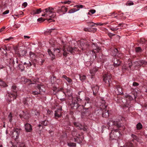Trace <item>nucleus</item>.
Masks as SVG:
<instances>
[{"instance_id": "f257e3e1", "label": "nucleus", "mask_w": 147, "mask_h": 147, "mask_svg": "<svg viewBox=\"0 0 147 147\" xmlns=\"http://www.w3.org/2000/svg\"><path fill=\"white\" fill-rule=\"evenodd\" d=\"M108 125L109 126V129H112L110 134V137L111 140L116 139L121 136V132L118 129H115L116 127H118L120 126L117 122L110 120L108 122Z\"/></svg>"}, {"instance_id": "f03ea898", "label": "nucleus", "mask_w": 147, "mask_h": 147, "mask_svg": "<svg viewBox=\"0 0 147 147\" xmlns=\"http://www.w3.org/2000/svg\"><path fill=\"white\" fill-rule=\"evenodd\" d=\"M43 11L44 14H42V16L43 17L54 18L56 16V14L53 11V9L52 8H48L44 10Z\"/></svg>"}, {"instance_id": "7ed1b4c3", "label": "nucleus", "mask_w": 147, "mask_h": 147, "mask_svg": "<svg viewBox=\"0 0 147 147\" xmlns=\"http://www.w3.org/2000/svg\"><path fill=\"white\" fill-rule=\"evenodd\" d=\"M75 100L76 101V102H73L74 100H73L72 102L71 105V107H76L77 108H78L82 105V104L81 103L82 100L80 98L78 97H76Z\"/></svg>"}, {"instance_id": "20e7f679", "label": "nucleus", "mask_w": 147, "mask_h": 147, "mask_svg": "<svg viewBox=\"0 0 147 147\" xmlns=\"http://www.w3.org/2000/svg\"><path fill=\"white\" fill-rule=\"evenodd\" d=\"M63 56L66 57L68 54L67 51L72 53L73 52L76 51V50L75 48H73L70 47H68L66 49L64 47V48L63 49Z\"/></svg>"}, {"instance_id": "39448f33", "label": "nucleus", "mask_w": 147, "mask_h": 147, "mask_svg": "<svg viewBox=\"0 0 147 147\" xmlns=\"http://www.w3.org/2000/svg\"><path fill=\"white\" fill-rule=\"evenodd\" d=\"M143 64H144L145 65L147 64V62L143 60L136 61L132 64V65L133 66L135 67V68L136 69H137V68L136 66H141Z\"/></svg>"}, {"instance_id": "423d86ee", "label": "nucleus", "mask_w": 147, "mask_h": 147, "mask_svg": "<svg viewBox=\"0 0 147 147\" xmlns=\"http://www.w3.org/2000/svg\"><path fill=\"white\" fill-rule=\"evenodd\" d=\"M13 130V131L11 134L12 136L13 137L18 139L20 133V130L17 129H14Z\"/></svg>"}, {"instance_id": "0eeeda50", "label": "nucleus", "mask_w": 147, "mask_h": 147, "mask_svg": "<svg viewBox=\"0 0 147 147\" xmlns=\"http://www.w3.org/2000/svg\"><path fill=\"white\" fill-rule=\"evenodd\" d=\"M75 8H73L69 11V13H72L79 10L80 8L83 7V5H76L74 6Z\"/></svg>"}, {"instance_id": "6e6552de", "label": "nucleus", "mask_w": 147, "mask_h": 147, "mask_svg": "<svg viewBox=\"0 0 147 147\" xmlns=\"http://www.w3.org/2000/svg\"><path fill=\"white\" fill-rule=\"evenodd\" d=\"M92 47L93 48V50L92 51V54L94 53H98L99 52V51L100 50V48L98 47L96 44L93 43L92 45Z\"/></svg>"}, {"instance_id": "1a4fd4ad", "label": "nucleus", "mask_w": 147, "mask_h": 147, "mask_svg": "<svg viewBox=\"0 0 147 147\" xmlns=\"http://www.w3.org/2000/svg\"><path fill=\"white\" fill-rule=\"evenodd\" d=\"M74 125L76 126L78 129H83L84 131H86L87 129L83 127L81 124L78 123L74 122Z\"/></svg>"}, {"instance_id": "9d476101", "label": "nucleus", "mask_w": 147, "mask_h": 147, "mask_svg": "<svg viewBox=\"0 0 147 147\" xmlns=\"http://www.w3.org/2000/svg\"><path fill=\"white\" fill-rule=\"evenodd\" d=\"M111 77V75H105L103 76V80L105 83H107L108 82L109 83L110 82L109 81L110 80Z\"/></svg>"}, {"instance_id": "9b49d317", "label": "nucleus", "mask_w": 147, "mask_h": 147, "mask_svg": "<svg viewBox=\"0 0 147 147\" xmlns=\"http://www.w3.org/2000/svg\"><path fill=\"white\" fill-rule=\"evenodd\" d=\"M79 136H76V138H74L75 141L76 142L78 143H80L82 142L83 139V136H80V135H78Z\"/></svg>"}, {"instance_id": "f8f14e48", "label": "nucleus", "mask_w": 147, "mask_h": 147, "mask_svg": "<svg viewBox=\"0 0 147 147\" xmlns=\"http://www.w3.org/2000/svg\"><path fill=\"white\" fill-rule=\"evenodd\" d=\"M98 70V67H94L90 69V72L92 76H93L94 75L95 73Z\"/></svg>"}, {"instance_id": "ddd939ff", "label": "nucleus", "mask_w": 147, "mask_h": 147, "mask_svg": "<svg viewBox=\"0 0 147 147\" xmlns=\"http://www.w3.org/2000/svg\"><path fill=\"white\" fill-rule=\"evenodd\" d=\"M16 88V87L15 86H12V89L13 91L14 92V94H12L11 95H9L10 97H13V99H16L17 96V93L14 91V90H15Z\"/></svg>"}, {"instance_id": "4468645a", "label": "nucleus", "mask_w": 147, "mask_h": 147, "mask_svg": "<svg viewBox=\"0 0 147 147\" xmlns=\"http://www.w3.org/2000/svg\"><path fill=\"white\" fill-rule=\"evenodd\" d=\"M113 61L114 67L118 66L120 64L121 62L117 58H114Z\"/></svg>"}, {"instance_id": "2eb2a0df", "label": "nucleus", "mask_w": 147, "mask_h": 147, "mask_svg": "<svg viewBox=\"0 0 147 147\" xmlns=\"http://www.w3.org/2000/svg\"><path fill=\"white\" fill-rule=\"evenodd\" d=\"M25 129L27 131L30 132L32 130L31 125L27 123L25 125Z\"/></svg>"}, {"instance_id": "dca6fc26", "label": "nucleus", "mask_w": 147, "mask_h": 147, "mask_svg": "<svg viewBox=\"0 0 147 147\" xmlns=\"http://www.w3.org/2000/svg\"><path fill=\"white\" fill-rule=\"evenodd\" d=\"M93 94L94 95H95L98 92L99 87L97 86H95L92 88Z\"/></svg>"}, {"instance_id": "f3484780", "label": "nucleus", "mask_w": 147, "mask_h": 147, "mask_svg": "<svg viewBox=\"0 0 147 147\" xmlns=\"http://www.w3.org/2000/svg\"><path fill=\"white\" fill-rule=\"evenodd\" d=\"M61 109H58L57 111H55V116L56 117H60L61 115Z\"/></svg>"}, {"instance_id": "a211bd4d", "label": "nucleus", "mask_w": 147, "mask_h": 147, "mask_svg": "<svg viewBox=\"0 0 147 147\" xmlns=\"http://www.w3.org/2000/svg\"><path fill=\"white\" fill-rule=\"evenodd\" d=\"M62 78H64L69 83H71L72 82V80L69 78L67 77L66 76L63 75Z\"/></svg>"}, {"instance_id": "6ab92c4d", "label": "nucleus", "mask_w": 147, "mask_h": 147, "mask_svg": "<svg viewBox=\"0 0 147 147\" xmlns=\"http://www.w3.org/2000/svg\"><path fill=\"white\" fill-rule=\"evenodd\" d=\"M132 95L134 96L133 97H132L131 96H130L129 94H127L125 96V97L126 98H128L130 100H132L133 99V98L134 99H135L136 98V96L135 95V94H132Z\"/></svg>"}, {"instance_id": "aec40b11", "label": "nucleus", "mask_w": 147, "mask_h": 147, "mask_svg": "<svg viewBox=\"0 0 147 147\" xmlns=\"http://www.w3.org/2000/svg\"><path fill=\"white\" fill-rule=\"evenodd\" d=\"M41 11V9L39 8L33 10L32 13L33 14H37L40 13Z\"/></svg>"}, {"instance_id": "412c9836", "label": "nucleus", "mask_w": 147, "mask_h": 147, "mask_svg": "<svg viewBox=\"0 0 147 147\" xmlns=\"http://www.w3.org/2000/svg\"><path fill=\"white\" fill-rule=\"evenodd\" d=\"M102 115L103 117H108L109 115L108 111L106 110H105L103 111Z\"/></svg>"}, {"instance_id": "4be33fe9", "label": "nucleus", "mask_w": 147, "mask_h": 147, "mask_svg": "<svg viewBox=\"0 0 147 147\" xmlns=\"http://www.w3.org/2000/svg\"><path fill=\"white\" fill-rule=\"evenodd\" d=\"M27 53V52L26 51L23 50H20L19 51V55L20 56H24Z\"/></svg>"}, {"instance_id": "5701e85b", "label": "nucleus", "mask_w": 147, "mask_h": 147, "mask_svg": "<svg viewBox=\"0 0 147 147\" xmlns=\"http://www.w3.org/2000/svg\"><path fill=\"white\" fill-rule=\"evenodd\" d=\"M48 52L49 56L51 57L52 59H54L55 58V55L52 53V52L49 49L48 50Z\"/></svg>"}, {"instance_id": "b1692460", "label": "nucleus", "mask_w": 147, "mask_h": 147, "mask_svg": "<svg viewBox=\"0 0 147 147\" xmlns=\"http://www.w3.org/2000/svg\"><path fill=\"white\" fill-rule=\"evenodd\" d=\"M136 128L137 130L141 129L142 128V125L140 123H139L136 125Z\"/></svg>"}, {"instance_id": "393cba45", "label": "nucleus", "mask_w": 147, "mask_h": 147, "mask_svg": "<svg viewBox=\"0 0 147 147\" xmlns=\"http://www.w3.org/2000/svg\"><path fill=\"white\" fill-rule=\"evenodd\" d=\"M118 50L117 49H115L113 50L112 51V54L113 56H118Z\"/></svg>"}, {"instance_id": "a878e982", "label": "nucleus", "mask_w": 147, "mask_h": 147, "mask_svg": "<svg viewBox=\"0 0 147 147\" xmlns=\"http://www.w3.org/2000/svg\"><path fill=\"white\" fill-rule=\"evenodd\" d=\"M61 8V12L63 13V14H64L67 11V8L65 6L62 7Z\"/></svg>"}, {"instance_id": "bb28decb", "label": "nucleus", "mask_w": 147, "mask_h": 147, "mask_svg": "<svg viewBox=\"0 0 147 147\" xmlns=\"http://www.w3.org/2000/svg\"><path fill=\"white\" fill-rule=\"evenodd\" d=\"M0 86L3 87L7 86L5 83L1 80H0Z\"/></svg>"}, {"instance_id": "cd10ccee", "label": "nucleus", "mask_w": 147, "mask_h": 147, "mask_svg": "<svg viewBox=\"0 0 147 147\" xmlns=\"http://www.w3.org/2000/svg\"><path fill=\"white\" fill-rule=\"evenodd\" d=\"M131 136V137L133 138L134 140H136L138 142H139V138H137V137L136 135L134 134H132Z\"/></svg>"}, {"instance_id": "c85d7f7f", "label": "nucleus", "mask_w": 147, "mask_h": 147, "mask_svg": "<svg viewBox=\"0 0 147 147\" xmlns=\"http://www.w3.org/2000/svg\"><path fill=\"white\" fill-rule=\"evenodd\" d=\"M124 147H133L132 144L130 142H128L124 146Z\"/></svg>"}, {"instance_id": "c756f323", "label": "nucleus", "mask_w": 147, "mask_h": 147, "mask_svg": "<svg viewBox=\"0 0 147 147\" xmlns=\"http://www.w3.org/2000/svg\"><path fill=\"white\" fill-rule=\"evenodd\" d=\"M116 90L118 91V94H120L122 93V89L120 87H117L116 88Z\"/></svg>"}, {"instance_id": "7c9ffc66", "label": "nucleus", "mask_w": 147, "mask_h": 147, "mask_svg": "<svg viewBox=\"0 0 147 147\" xmlns=\"http://www.w3.org/2000/svg\"><path fill=\"white\" fill-rule=\"evenodd\" d=\"M68 145L70 147H75L76 146V144L75 143L72 142L68 143Z\"/></svg>"}, {"instance_id": "2f4dec72", "label": "nucleus", "mask_w": 147, "mask_h": 147, "mask_svg": "<svg viewBox=\"0 0 147 147\" xmlns=\"http://www.w3.org/2000/svg\"><path fill=\"white\" fill-rule=\"evenodd\" d=\"M96 12V10L94 9H91L89 11L88 13V14L91 15L94 13Z\"/></svg>"}, {"instance_id": "473e14b6", "label": "nucleus", "mask_w": 147, "mask_h": 147, "mask_svg": "<svg viewBox=\"0 0 147 147\" xmlns=\"http://www.w3.org/2000/svg\"><path fill=\"white\" fill-rule=\"evenodd\" d=\"M86 78V76L84 75H80V80L83 81Z\"/></svg>"}, {"instance_id": "72a5a7b5", "label": "nucleus", "mask_w": 147, "mask_h": 147, "mask_svg": "<svg viewBox=\"0 0 147 147\" xmlns=\"http://www.w3.org/2000/svg\"><path fill=\"white\" fill-rule=\"evenodd\" d=\"M55 53L56 55H58V53H60V51L59 49H55L54 50Z\"/></svg>"}, {"instance_id": "f704fd0d", "label": "nucleus", "mask_w": 147, "mask_h": 147, "mask_svg": "<svg viewBox=\"0 0 147 147\" xmlns=\"http://www.w3.org/2000/svg\"><path fill=\"white\" fill-rule=\"evenodd\" d=\"M62 3H64L65 4H69L72 3V1H65L63 2Z\"/></svg>"}, {"instance_id": "c9c22d12", "label": "nucleus", "mask_w": 147, "mask_h": 147, "mask_svg": "<svg viewBox=\"0 0 147 147\" xmlns=\"http://www.w3.org/2000/svg\"><path fill=\"white\" fill-rule=\"evenodd\" d=\"M128 68L127 66H126L125 65H124L122 67V70L123 72L125 71L126 70L128 69Z\"/></svg>"}, {"instance_id": "e433bc0d", "label": "nucleus", "mask_w": 147, "mask_h": 147, "mask_svg": "<svg viewBox=\"0 0 147 147\" xmlns=\"http://www.w3.org/2000/svg\"><path fill=\"white\" fill-rule=\"evenodd\" d=\"M134 3L131 1H128L126 3V5L131 6L133 5Z\"/></svg>"}, {"instance_id": "4c0bfd02", "label": "nucleus", "mask_w": 147, "mask_h": 147, "mask_svg": "<svg viewBox=\"0 0 147 147\" xmlns=\"http://www.w3.org/2000/svg\"><path fill=\"white\" fill-rule=\"evenodd\" d=\"M8 119L9 120L10 122H11L12 121L11 118L12 117V114L11 113H10L9 115H8Z\"/></svg>"}, {"instance_id": "58836bf2", "label": "nucleus", "mask_w": 147, "mask_h": 147, "mask_svg": "<svg viewBox=\"0 0 147 147\" xmlns=\"http://www.w3.org/2000/svg\"><path fill=\"white\" fill-rule=\"evenodd\" d=\"M85 105L86 104V103L87 102V103H89L90 102V99L88 97H86L85 98Z\"/></svg>"}, {"instance_id": "ea45409f", "label": "nucleus", "mask_w": 147, "mask_h": 147, "mask_svg": "<svg viewBox=\"0 0 147 147\" xmlns=\"http://www.w3.org/2000/svg\"><path fill=\"white\" fill-rule=\"evenodd\" d=\"M136 52H141V49L140 47H138L136 49Z\"/></svg>"}, {"instance_id": "a19ab883", "label": "nucleus", "mask_w": 147, "mask_h": 147, "mask_svg": "<svg viewBox=\"0 0 147 147\" xmlns=\"http://www.w3.org/2000/svg\"><path fill=\"white\" fill-rule=\"evenodd\" d=\"M37 20L38 22H43L45 21V20H44L42 18H38Z\"/></svg>"}, {"instance_id": "79ce46f5", "label": "nucleus", "mask_w": 147, "mask_h": 147, "mask_svg": "<svg viewBox=\"0 0 147 147\" xmlns=\"http://www.w3.org/2000/svg\"><path fill=\"white\" fill-rule=\"evenodd\" d=\"M19 145L20 147H25V144L24 143H20Z\"/></svg>"}, {"instance_id": "37998d69", "label": "nucleus", "mask_w": 147, "mask_h": 147, "mask_svg": "<svg viewBox=\"0 0 147 147\" xmlns=\"http://www.w3.org/2000/svg\"><path fill=\"white\" fill-rule=\"evenodd\" d=\"M62 7H58V8L57 9V11L59 13H60V12H61V8Z\"/></svg>"}, {"instance_id": "c03bdc74", "label": "nucleus", "mask_w": 147, "mask_h": 147, "mask_svg": "<svg viewBox=\"0 0 147 147\" xmlns=\"http://www.w3.org/2000/svg\"><path fill=\"white\" fill-rule=\"evenodd\" d=\"M37 88L39 89L40 92L42 91V90L41 88V86L40 85H38Z\"/></svg>"}, {"instance_id": "a18cd8bd", "label": "nucleus", "mask_w": 147, "mask_h": 147, "mask_svg": "<svg viewBox=\"0 0 147 147\" xmlns=\"http://www.w3.org/2000/svg\"><path fill=\"white\" fill-rule=\"evenodd\" d=\"M39 93L36 91H34L32 92V94L34 95H37Z\"/></svg>"}, {"instance_id": "49530a36", "label": "nucleus", "mask_w": 147, "mask_h": 147, "mask_svg": "<svg viewBox=\"0 0 147 147\" xmlns=\"http://www.w3.org/2000/svg\"><path fill=\"white\" fill-rule=\"evenodd\" d=\"M9 12V10H6L5 11H4L3 13V14H8Z\"/></svg>"}, {"instance_id": "de8ad7c7", "label": "nucleus", "mask_w": 147, "mask_h": 147, "mask_svg": "<svg viewBox=\"0 0 147 147\" xmlns=\"http://www.w3.org/2000/svg\"><path fill=\"white\" fill-rule=\"evenodd\" d=\"M133 85L134 86H137L138 85V84L137 82H134L133 83Z\"/></svg>"}, {"instance_id": "09e8293b", "label": "nucleus", "mask_w": 147, "mask_h": 147, "mask_svg": "<svg viewBox=\"0 0 147 147\" xmlns=\"http://www.w3.org/2000/svg\"><path fill=\"white\" fill-rule=\"evenodd\" d=\"M27 5V4L26 2H24L22 4V6L24 7H26Z\"/></svg>"}, {"instance_id": "8fccbe9b", "label": "nucleus", "mask_w": 147, "mask_h": 147, "mask_svg": "<svg viewBox=\"0 0 147 147\" xmlns=\"http://www.w3.org/2000/svg\"><path fill=\"white\" fill-rule=\"evenodd\" d=\"M24 38L25 39H26V40H27L28 39H29L30 38V36H24Z\"/></svg>"}, {"instance_id": "3c124183", "label": "nucleus", "mask_w": 147, "mask_h": 147, "mask_svg": "<svg viewBox=\"0 0 147 147\" xmlns=\"http://www.w3.org/2000/svg\"><path fill=\"white\" fill-rule=\"evenodd\" d=\"M46 122V121L45 120L44 121L42 122V124L44 125H47V122L45 123Z\"/></svg>"}, {"instance_id": "603ef678", "label": "nucleus", "mask_w": 147, "mask_h": 147, "mask_svg": "<svg viewBox=\"0 0 147 147\" xmlns=\"http://www.w3.org/2000/svg\"><path fill=\"white\" fill-rule=\"evenodd\" d=\"M46 20H47L48 21H49V22L51 21H54L55 20H53L52 18H50L49 19H46Z\"/></svg>"}, {"instance_id": "864d4df0", "label": "nucleus", "mask_w": 147, "mask_h": 147, "mask_svg": "<svg viewBox=\"0 0 147 147\" xmlns=\"http://www.w3.org/2000/svg\"><path fill=\"white\" fill-rule=\"evenodd\" d=\"M118 28H111V30H112L113 31H116L117 30H118Z\"/></svg>"}, {"instance_id": "5fc2aeb1", "label": "nucleus", "mask_w": 147, "mask_h": 147, "mask_svg": "<svg viewBox=\"0 0 147 147\" xmlns=\"http://www.w3.org/2000/svg\"><path fill=\"white\" fill-rule=\"evenodd\" d=\"M4 67L2 65H0V69H2Z\"/></svg>"}, {"instance_id": "6e6d98bb", "label": "nucleus", "mask_w": 147, "mask_h": 147, "mask_svg": "<svg viewBox=\"0 0 147 147\" xmlns=\"http://www.w3.org/2000/svg\"><path fill=\"white\" fill-rule=\"evenodd\" d=\"M131 64H132L131 63H129V68H131Z\"/></svg>"}, {"instance_id": "4d7b16f0", "label": "nucleus", "mask_w": 147, "mask_h": 147, "mask_svg": "<svg viewBox=\"0 0 147 147\" xmlns=\"http://www.w3.org/2000/svg\"><path fill=\"white\" fill-rule=\"evenodd\" d=\"M92 23V24H91V26H95V24H95V23H94L93 22Z\"/></svg>"}, {"instance_id": "13d9d810", "label": "nucleus", "mask_w": 147, "mask_h": 147, "mask_svg": "<svg viewBox=\"0 0 147 147\" xmlns=\"http://www.w3.org/2000/svg\"><path fill=\"white\" fill-rule=\"evenodd\" d=\"M96 25H100V26H102L103 25V24L102 23H99V24H96Z\"/></svg>"}, {"instance_id": "bf43d9fd", "label": "nucleus", "mask_w": 147, "mask_h": 147, "mask_svg": "<svg viewBox=\"0 0 147 147\" xmlns=\"http://www.w3.org/2000/svg\"><path fill=\"white\" fill-rule=\"evenodd\" d=\"M5 28L4 27H3V28H2L1 29H0V32H1L2 31H3V30L5 29Z\"/></svg>"}, {"instance_id": "052dcab7", "label": "nucleus", "mask_w": 147, "mask_h": 147, "mask_svg": "<svg viewBox=\"0 0 147 147\" xmlns=\"http://www.w3.org/2000/svg\"><path fill=\"white\" fill-rule=\"evenodd\" d=\"M76 132H73L72 133V135H73V136H75V135L76 134Z\"/></svg>"}, {"instance_id": "680f3d73", "label": "nucleus", "mask_w": 147, "mask_h": 147, "mask_svg": "<svg viewBox=\"0 0 147 147\" xmlns=\"http://www.w3.org/2000/svg\"><path fill=\"white\" fill-rule=\"evenodd\" d=\"M30 57H31L32 56V55H33V54L32 53V52H30Z\"/></svg>"}, {"instance_id": "e2e57ef3", "label": "nucleus", "mask_w": 147, "mask_h": 147, "mask_svg": "<svg viewBox=\"0 0 147 147\" xmlns=\"http://www.w3.org/2000/svg\"><path fill=\"white\" fill-rule=\"evenodd\" d=\"M85 47H82V50H84L85 49Z\"/></svg>"}, {"instance_id": "0e129e2a", "label": "nucleus", "mask_w": 147, "mask_h": 147, "mask_svg": "<svg viewBox=\"0 0 147 147\" xmlns=\"http://www.w3.org/2000/svg\"><path fill=\"white\" fill-rule=\"evenodd\" d=\"M92 29L96 31L97 30V29L96 28H93Z\"/></svg>"}, {"instance_id": "69168bd1", "label": "nucleus", "mask_w": 147, "mask_h": 147, "mask_svg": "<svg viewBox=\"0 0 147 147\" xmlns=\"http://www.w3.org/2000/svg\"><path fill=\"white\" fill-rule=\"evenodd\" d=\"M115 16V13H113L112 14V16Z\"/></svg>"}, {"instance_id": "338daca9", "label": "nucleus", "mask_w": 147, "mask_h": 147, "mask_svg": "<svg viewBox=\"0 0 147 147\" xmlns=\"http://www.w3.org/2000/svg\"><path fill=\"white\" fill-rule=\"evenodd\" d=\"M29 64L30 65V66H31L32 65V64H31V63L30 62H29Z\"/></svg>"}, {"instance_id": "774afa93", "label": "nucleus", "mask_w": 147, "mask_h": 147, "mask_svg": "<svg viewBox=\"0 0 147 147\" xmlns=\"http://www.w3.org/2000/svg\"><path fill=\"white\" fill-rule=\"evenodd\" d=\"M9 38H7L5 39V40H9Z\"/></svg>"}]
</instances>
